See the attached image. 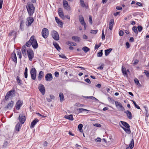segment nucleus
<instances>
[{
	"instance_id": "1",
	"label": "nucleus",
	"mask_w": 149,
	"mask_h": 149,
	"mask_svg": "<svg viewBox=\"0 0 149 149\" xmlns=\"http://www.w3.org/2000/svg\"><path fill=\"white\" fill-rule=\"evenodd\" d=\"M26 8L29 16H31L33 13L35 8L32 4H30L26 6Z\"/></svg>"
},
{
	"instance_id": "2",
	"label": "nucleus",
	"mask_w": 149,
	"mask_h": 149,
	"mask_svg": "<svg viewBox=\"0 0 149 149\" xmlns=\"http://www.w3.org/2000/svg\"><path fill=\"white\" fill-rule=\"evenodd\" d=\"M30 41H31L33 47L35 49L37 48L38 47V45L36 40L34 36H32L31 37Z\"/></svg>"
},
{
	"instance_id": "3",
	"label": "nucleus",
	"mask_w": 149,
	"mask_h": 149,
	"mask_svg": "<svg viewBox=\"0 0 149 149\" xmlns=\"http://www.w3.org/2000/svg\"><path fill=\"white\" fill-rule=\"evenodd\" d=\"M26 51L29 60L31 61L34 56V53L33 51L31 49H28Z\"/></svg>"
},
{
	"instance_id": "4",
	"label": "nucleus",
	"mask_w": 149,
	"mask_h": 149,
	"mask_svg": "<svg viewBox=\"0 0 149 149\" xmlns=\"http://www.w3.org/2000/svg\"><path fill=\"white\" fill-rule=\"evenodd\" d=\"M36 70L34 68H32L30 70V74L32 79L35 80L36 79Z\"/></svg>"
},
{
	"instance_id": "5",
	"label": "nucleus",
	"mask_w": 149,
	"mask_h": 149,
	"mask_svg": "<svg viewBox=\"0 0 149 149\" xmlns=\"http://www.w3.org/2000/svg\"><path fill=\"white\" fill-rule=\"evenodd\" d=\"M49 31L48 29L46 28H43L42 31V35L45 38H46L48 36Z\"/></svg>"
},
{
	"instance_id": "6",
	"label": "nucleus",
	"mask_w": 149,
	"mask_h": 149,
	"mask_svg": "<svg viewBox=\"0 0 149 149\" xmlns=\"http://www.w3.org/2000/svg\"><path fill=\"white\" fill-rule=\"evenodd\" d=\"M18 119L19 121V122L22 124L24 123L26 120V118L25 116L24 115L23 113H22L19 114L18 118Z\"/></svg>"
},
{
	"instance_id": "7",
	"label": "nucleus",
	"mask_w": 149,
	"mask_h": 149,
	"mask_svg": "<svg viewBox=\"0 0 149 149\" xmlns=\"http://www.w3.org/2000/svg\"><path fill=\"white\" fill-rule=\"evenodd\" d=\"M52 38L56 40H58L59 39V35L57 31H54L52 33Z\"/></svg>"
},
{
	"instance_id": "8",
	"label": "nucleus",
	"mask_w": 149,
	"mask_h": 149,
	"mask_svg": "<svg viewBox=\"0 0 149 149\" xmlns=\"http://www.w3.org/2000/svg\"><path fill=\"white\" fill-rule=\"evenodd\" d=\"M63 5L64 8L67 10H70V7L68 5V2L66 0H63Z\"/></svg>"
},
{
	"instance_id": "9",
	"label": "nucleus",
	"mask_w": 149,
	"mask_h": 149,
	"mask_svg": "<svg viewBox=\"0 0 149 149\" xmlns=\"http://www.w3.org/2000/svg\"><path fill=\"white\" fill-rule=\"evenodd\" d=\"M45 80L47 81H52L53 79L52 74L51 73H47L45 76Z\"/></svg>"
},
{
	"instance_id": "10",
	"label": "nucleus",
	"mask_w": 149,
	"mask_h": 149,
	"mask_svg": "<svg viewBox=\"0 0 149 149\" xmlns=\"http://www.w3.org/2000/svg\"><path fill=\"white\" fill-rule=\"evenodd\" d=\"M134 140L133 139H132L129 145H126L127 146L126 149H132L134 146Z\"/></svg>"
},
{
	"instance_id": "11",
	"label": "nucleus",
	"mask_w": 149,
	"mask_h": 149,
	"mask_svg": "<svg viewBox=\"0 0 149 149\" xmlns=\"http://www.w3.org/2000/svg\"><path fill=\"white\" fill-rule=\"evenodd\" d=\"M38 88L39 91L42 95H43L45 94V88L43 85L40 84Z\"/></svg>"
},
{
	"instance_id": "12",
	"label": "nucleus",
	"mask_w": 149,
	"mask_h": 149,
	"mask_svg": "<svg viewBox=\"0 0 149 149\" xmlns=\"http://www.w3.org/2000/svg\"><path fill=\"white\" fill-rule=\"evenodd\" d=\"M22 104V102L20 100H18L15 105V107L17 109L19 110Z\"/></svg>"
},
{
	"instance_id": "13",
	"label": "nucleus",
	"mask_w": 149,
	"mask_h": 149,
	"mask_svg": "<svg viewBox=\"0 0 149 149\" xmlns=\"http://www.w3.org/2000/svg\"><path fill=\"white\" fill-rule=\"evenodd\" d=\"M26 47L25 45H23L22 46L21 49L23 55L25 57H27V55L26 54Z\"/></svg>"
},
{
	"instance_id": "14",
	"label": "nucleus",
	"mask_w": 149,
	"mask_h": 149,
	"mask_svg": "<svg viewBox=\"0 0 149 149\" xmlns=\"http://www.w3.org/2000/svg\"><path fill=\"white\" fill-rule=\"evenodd\" d=\"M115 103L116 106L117 107H119L120 109H121L122 111H123L125 110L124 108L120 102L118 101H116L115 102Z\"/></svg>"
},
{
	"instance_id": "15",
	"label": "nucleus",
	"mask_w": 149,
	"mask_h": 149,
	"mask_svg": "<svg viewBox=\"0 0 149 149\" xmlns=\"http://www.w3.org/2000/svg\"><path fill=\"white\" fill-rule=\"evenodd\" d=\"M114 24V19H111L109 22V29L111 30H112Z\"/></svg>"
},
{
	"instance_id": "16",
	"label": "nucleus",
	"mask_w": 149,
	"mask_h": 149,
	"mask_svg": "<svg viewBox=\"0 0 149 149\" xmlns=\"http://www.w3.org/2000/svg\"><path fill=\"white\" fill-rule=\"evenodd\" d=\"M39 120L37 119H34L31 123L30 127L31 128H33L34 127L35 125H36L37 122H38Z\"/></svg>"
},
{
	"instance_id": "17",
	"label": "nucleus",
	"mask_w": 149,
	"mask_h": 149,
	"mask_svg": "<svg viewBox=\"0 0 149 149\" xmlns=\"http://www.w3.org/2000/svg\"><path fill=\"white\" fill-rule=\"evenodd\" d=\"M125 113H126L128 118L130 119H131L132 118V115L131 112L128 110H127L124 112Z\"/></svg>"
},
{
	"instance_id": "18",
	"label": "nucleus",
	"mask_w": 149,
	"mask_h": 149,
	"mask_svg": "<svg viewBox=\"0 0 149 149\" xmlns=\"http://www.w3.org/2000/svg\"><path fill=\"white\" fill-rule=\"evenodd\" d=\"M22 125L20 122H18L15 126L16 130L18 132L19 131L22 126Z\"/></svg>"
},
{
	"instance_id": "19",
	"label": "nucleus",
	"mask_w": 149,
	"mask_h": 149,
	"mask_svg": "<svg viewBox=\"0 0 149 149\" xmlns=\"http://www.w3.org/2000/svg\"><path fill=\"white\" fill-rule=\"evenodd\" d=\"M72 39L76 42H79L80 41V37L77 36H73L72 37Z\"/></svg>"
},
{
	"instance_id": "20",
	"label": "nucleus",
	"mask_w": 149,
	"mask_h": 149,
	"mask_svg": "<svg viewBox=\"0 0 149 149\" xmlns=\"http://www.w3.org/2000/svg\"><path fill=\"white\" fill-rule=\"evenodd\" d=\"M27 21L28 22V26H30L31 24L34 21V19L33 18L31 17H29L27 18Z\"/></svg>"
},
{
	"instance_id": "21",
	"label": "nucleus",
	"mask_w": 149,
	"mask_h": 149,
	"mask_svg": "<svg viewBox=\"0 0 149 149\" xmlns=\"http://www.w3.org/2000/svg\"><path fill=\"white\" fill-rule=\"evenodd\" d=\"M120 126L123 129V130L127 133L128 134H130L131 132L130 129V128H127V129H126V128H125L123 127L121 125H120Z\"/></svg>"
},
{
	"instance_id": "22",
	"label": "nucleus",
	"mask_w": 149,
	"mask_h": 149,
	"mask_svg": "<svg viewBox=\"0 0 149 149\" xmlns=\"http://www.w3.org/2000/svg\"><path fill=\"white\" fill-rule=\"evenodd\" d=\"M79 19L81 24H82L85 22H84L83 17L81 15H79Z\"/></svg>"
},
{
	"instance_id": "23",
	"label": "nucleus",
	"mask_w": 149,
	"mask_h": 149,
	"mask_svg": "<svg viewBox=\"0 0 149 149\" xmlns=\"http://www.w3.org/2000/svg\"><path fill=\"white\" fill-rule=\"evenodd\" d=\"M120 122L122 124L124 127H125L126 128H129L130 127V126L129 124L124 121H120Z\"/></svg>"
},
{
	"instance_id": "24",
	"label": "nucleus",
	"mask_w": 149,
	"mask_h": 149,
	"mask_svg": "<svg viewBox=\"0 0 149 149\" xmlns=\"http://www.w3.org/2000/svg\"><path fill=\"white\" fill-rule=\"evenodd\" d=\"M14 102H13L12 101H11L9 103L6 107L5 108H7L8 109H11L13 107V105Z\"/></svg>"
},
{
	"instance_id": "25",
	"label": "nucleus",
	"mask_w": 149,
	"mask_h": 149,
	"mask_svg": "<svg viewBox=\"0 0 149 149\" xmlns=\"http://www.w3.org/2000/svg\"><path fill=\"white\" fill-rule=\"evenodd\" d=\"M12 59L13 61L15 62H17V58L16 56V54L14 52L12 53Z\"/></svg>"
},
{
	"instance_id": "26",
	"label": "nucleus",
	"mask_w": 149,
	"mask_h": 149,
	"mask_svg": "<svg viewBox=\"0 0 149 149\" xmlns=\"http://www.w3.org/2000/svg\"><path fill=\"white\" fill-rule=\"evenodd\" d=\"M44 72L42 71H40L38 74V80H40L43 77Z\"/></svg>"
},
{
	"instance_id": "27",
	"label": "nucleus",
	"mask_w": 149,
	"mask_h": 149,
	"mask_svg": "<svg viewBox=\"0 0 149 149\" xmlns=\"http://www.w3.org/2000/svg\"><path fill=\"white\" fill-rule=\"evenodd\" d=\"M53 44L55 48L58 50L59 51L61 49V48L59 47V45L56 42H53Z\"/></svg>"
},
{
	"instance_id": "28",
	"label": "nucleus",
	"mask_w": 149,
	"mask_h": 149,
	"mask_svg": "<svg viewBox=\"0 0 149 149\" xmlns=\"http://www.w3.org/2000/svg\"><path fill=\"white\" fill-rule=\"evenodd\" d=\"M64 118L71 120H73L74 119L73 117V116L72 114H70L68 116L65 115L64 116Z\"/></svg>"
},
{
	"instance_id": "29",
	"label": "nucleus",
	"mask_w": 149,
	"mask_h": 149,
	"mask_svg": "<svg viewBox=\"0 0 149 149\" xmlns=\"http://www.w3.org/2000/svg\"><path fill=\"white\" fill-rule=\"evenodd\" d=\"M77 110L79 111V113H81L82 112L84 111H90L91 112V113H95L94 112L91 111L89 110H87L86 109H83V108H79L78 109H77Z\"/></svg>"
},
{
	"instance_id": "30",
	"label": "nucleus",
	"mask_w": 149,
	"mask_h": 149,
	"mask_svg": "<svg viewBox=\"0 0 149 149\" xmlns=\"http://www.w3.org/2000/svg\"><path fill=\"white\" fill-rule=\"evenodd\" d=\"M112 50V48H109L105 50L104 51L105 56H108L109 54V53L111 52Z\"/></svg>"
},
{
	"instance_id": "31",
	"label": "nucleus",
	"mask_w": 149,
	"mask_h": 149,
	"mask_svg": "<svg viewBox=\"0 0 149 149\" xmlns=\"http://www.w3.org/2000/svg\"><path fill=\"white\" fill-rule=\"evenodd\" d=\"M59 97L60 98V101L61 102H63L64 100V96L63 94L62 93H59Z\"/></svg>"
},
{
	"instance_id": "32",
	"label": "nucleus",
	"mask_w": 149,
	"mask_h": 149,
	"mask_svg": "<svg viewBox=\"0 0 149 149\" xmlns=\"http://www.w3.org/2000/svg\"><path fill=\"white\" fill-rule=\"evenodd\" d=\"M16 80H17L18 84L19 85H20L22 84V81L21 79H20L19 77L18 76L16 78Z\"/></svg>"
},
{
	"instance_id": "33",
	"label": "nucleus",
	"mask_w": 149,
	"mask_h": 149,
	"mask_svg": "<svg viewBox=\"0 0 149 149\" xmlns=\"http://www.w3.org/2000/svg\"><path fill=\"white\" fill-rule=\"evenodd\" d=\"M122 71L123 74L125 75H127V72L126 71L125 68L124 67H122Z\"/></svg>"
},
{
	"instance_id": "34",
	"label": "nucleus",
	"mask_w": 149,
	"mask_h": 149,
	"mask_svg": "<svg viewBox=\"0 0 149 149\" xmlns=\"http://www.w3.org/2000/svg\"><path fill=\"white\" fill-rule=\"evenodd\" d=\"M80 5L81 6L83 7H85L86 8H87V6H86V5L85 4L84 0H80Z\"/></svg>"
},
{
	"instance_id": "35",
	"label": "nucleus",
	"mask_w": 149,
	"mask_h": 149,
	"mask_svg": "<svg viewBox=\"0 0 149 149\" xmlns=\"http://www.w3.org/2000/svg\"><path fill=\"white\" fill-rule=\"evenodd\" d=\"M58 13L59 16L61 17V18L63 19H64L65 17L63 11L59 12Z\"/></svg>"
},
{
	"instance_id": "36",
	"label": "nucleus",
	"mask_w": 149,
	"mask_h": 149,
	"mask_svg": "<svg viewBox=\"0 0 149 149\" xmlns=\"http://www.w3.org/2000/svg\"><path fill=\"white\" fill-rule=\"evenodd\" d=\"M82 50H83L86 53L90 50V49L87 47H84L82 48Z\"/></svg>"
},
{
	"instance_id": "37",
	"label": "nucleus",
	"mask_w": 149,
	"mask_h": 149,
	"mask_svg": "<svg viewBox=\"0 0 149 149\" xmlns=\"http://www.w3.org/2000/svg\"><path fill=\"white\" fill-rule=\"evenodd\" d=\"M15 92V90H12L10 91L9 92H8L7 93V95H8V96H10L12 94H14Z\"/></svg>"
},
{
	"instance_id": "38",
	"label": "nucleus",
	"mask_w": 149,
	"mask_h": 149,
	"mask_svg": "<svg viewBox=\"0 0 149 149\" xmlns=\"http://www.w3.org/2000/svg\"><path fill=\"white\" fill-rule=\"evenodd\" d=\"M83 125L81 124H79L78 126V128L80 132H83V131L82 130Z\"/></svg>"
},
{
	"instance_id": "39",
	"label": "nucleus",
	"mask_w": 149,
	"mask_h": 149,
	"mask_svg": "<svg viewBox=\"0 0 149 149\" xmlns=\"http://www.w3.org/2000/svg\"><path fill=\"white\" fill-rule=\"evenodd\" d=\"M144 107L145 108V111H146V117H148L149 114L148 113V108L146 106H144Z\"/></svg>"
},
{
	"instance_id": "40",
	"label": "nucleus",
	"mask_w": 149,
	"mask_h": 149,
	"mask_svg": "<svg viewBox=\"0 0 149 149\" xmlns=\"http://www.w3.org/2000/svg\"><path fill=\"white\" fill-rule=\"evenodd\" d=\"M102 51V50H100V52L97 53V56L98 57H101L102 56L103 54Z\"/></svg>"
},
{
	"instance_id": "41",
	"label": "nucleus",
	"mask_w": 149,
	"mask_h": 149,
	"mask_svg": "<svg viewBox=\"0 0 149 149\" xmlns=\"http://www.w3.org/2000/svg\"><path fill=\"white\" fill-rule=\"evenodd\" d=\"M132 30L135 33L137 34L138 31L137 29V28L136 26H134L133 27Z\"/></svg>"
},
{
	"instance_id": "42",
	"label": "nucleus",
	"mask_w": 149,
	"mask_h": 149,
	"mask_svg": "<svg viewBox=\"0 0 149 149\" xmlns=\"http://www.w3.org/2000/svg\"><path fill=\"white\" fill-rule=\"evenodd\" d=\"M134 81L135 83V84L136 85H138L141 86V84H140L139 81L138 79H137L136 78H135L134 79Z\"/></svg>"
},
{
	"instance_id": "43",
	"label": "nucleus",
	"mask_w": 149,
	"mask_h": 149,
	"mask_svg": "<svg viewBox=\"0 0 149 149\" xmlns=\"http://www.w3.org/2000/svg\"><path fill=\"white\" fill-rule=\"evenodd\" d=\"M27 72H28V69L27 68H26L25 69V70L24 73V75L25 77L26 78L27 77Z\"/></svg>"
},
{
	"instance_id": "44",
	"label": "nucleus",
	"mask_w": 149,
	"mask_h": 149,
	"mask_svg": "<svg viewBox=\"0 0 149 149\" xmlns=\"http://www.w3.org/2000/svg\"><path fill=\"white\" fill-rule=\"evenodd\" d=\"M83 97H84V98H88V99H92V100L95 99V100H97V99L95 97H94L93 96H89V97H88V96H84Z\"/></svg>"
},
{
	"instance_id": "45",
	"label": "nucleus",
	"mask_w": 149,
	"mask_h": 149,
	"mask_svg": "<svg viewBox=\"0 0 149 149\" xmlns=\"http://www.w3.org/2000/svg\"><path fill=\"white\" fill-rule=\"evenodd\" d=\"M31 45V44L30 40L27 42L26 43V45H25L26 46H27L28 47H29Z\"/></svg>"
},
{
	"instance_id": "46",
	"label": "nucleus",
	"mask_w": 149,
	"mask_h": 149,
	"mask_svg": "<svg viewBox=\"0 0 149 149\" xmlns=\"http://www.w3.org/2000/svg\"><path fill=\"white\" fill-rule=\"evenodd\" d=\"M17 56H19V58L21 59L22 58L21 53L20 50H18L17 52Z\"/></svg>"
},
{
	"instance_id": "47",
	"label": "nucleus",
	"mask_w": 149,
	"mask_h": 149,
	"mask_svg": "<svg viewBox=\"0 0 149 149\" xmlns=\"http://www.w3.org/2000/svg\"><path fill=\"white\" fill-rule=\"evenodd\" d=\"M75 105L77 107H83L85 106L84 104H81L79 103H76L75 104Z\"/></svg>"
},
{
	"instance_id": "48",
	"label": "nucleus",
	"mask_w": 149,
	"mask_h": 149,
	"mask_svg": "<svg viewBox=\"0 0 149 149\" xmlns=\"http://www.w3.org/2000/svg\"><path fill=\"white\" fill-rule=\"evenodd\" d=\"M132 101L133 102L134 106L136 108L139 109H140V107L136 104V103L134 101L132 100Z\"/></svg>"
},
{
	"instance_id": "49",
	"label": "nucleus",
	"mask_w": 149,
	"mask_h": 149,
	"mask_svg": "<svg viewBox=\"0 0 149 149\" xmlns=\"http://www.w3.org/2000/svg\"><path fill=\"white\" fill-rule=\"evenodd\" d=\"M104 65V64L102 63L101 64V66L97 68V69L102 70L103 68Z\"/></svg>"
},
{
	"instance_id": "50",
	"label": "nucleus",
	"mask_w": 149,
	"mask_h": 149,
	"mask_svg": "<svg viewBox=\"0 0 149 149\" xmlns=\"http://www.w3.org/2000/svg\"><path fill=\"white\" fill-rule=\"evenodd\" d=\"M98 30H91V33L92 34H96Z\"/></svg>"
},
{
	"instance_id": "51",
	"label": "nucleus",
	"mask_w": 149,
	"mask_h": 149,
	"mask_svg": "<svg viewBox=\"0 0 149 149\" xmlns=\"http://www.w3.org/2000/svg\"><path fill=\"white\" fill-rule=\"evenodd\" d=\"M59 56L60 57H61L63 58L67 59L68 58H67L66 56H65L64 54H60L59 55Z\"/></svg>"
},
{
	"instance_id": "52",
	"label": "nucleus",
	"mask_w": 149,
	"mask_h": 149,
	"mask_svg": "<svg viewBox=\"0 0 149 149\" xmlns=\"http://www.w3.org/2000/svg\"><path fill=\"white\" fill-rule=\"evenodd\" d=\"M59 25H60L61 26H62L63 25V23L60 20L58 21H57L56 22Z\"/></svg>"
},
{
	"instance_id": "53",
	"label": "nucleus",
	"mask_w": 149,
	"mask_h": 149,
	"mask_svg": "<svg viewBox=\"0 0 149 149\" xmlns=\"http://www.w3.org/2000/svg\"><path fill=\"white\" fill-rule=\"evenodd\" d=\"M138 30L139 32H141L143 29L142 26H139L137 27Z\"/></svg>"
},
{
	"instance_id": "54",
	"label": "nucleus",
	"mask_w": 149,
	"mask_h": 149,
	"mask_svg": "<svg viewBox=\"0 0 149 149\" xmlns=\"http://www.w3.org/2000/svg\"><path fill=\"white\" fill-rule=\"evenodd\" d=\"M144 73L148 77H149V72L146 70H144Z\"/></svg>"
},
{
	"instance_id": "55",
	"label": "nucleus",
	"mask_w": 149,
	"mask_h": 149,
	"mask_svg": "<svg viewBox=\"0 0 149 149\" xmlns=\"http://www.w3.org/2000/svg\"><path fill=\"white\" fill-rule=\"evenodd\" d=\"M101 45V43L97 45V44H96L95 46V49H98L99 47Z\"/></svg>"
},
{
	"instance_id": "56",
	"label": "nucleus",
	"mask_w": 149,
	"mask_h": 149,
	"mask_svg": "<svg viewBox=\"0 0 149 149\" xmlns=\"http://www.w3.org/2000/svg\"><path fill=\"white\" fill-rule=\"evenodd\" d=\"M105 35L104 33V30L103 29L102 30V39L104 40L105 39Z\"/></svg>"
},
{
	"instance_id": "57",
	"label": "nucleus",
	"mask_w": 149,
	"mask_h": 149,
	"mask_svg": "<svg viewBox=\"0 0 149 149\" xmlns=\"http://www.w3.org/2000/svg\"><path fill=\"white\" fill-rule=\"evenodd\" d=\"M119 35L120 36H122L123 35L124 32L123 31L120 30L119 31Z\"/></svg>"
},
{
	"instance_id": "58",
	"label": "nucleus",
	"mask_w": 149,
	"mask_h": 149,
	"mask_svg": "<svg viewBox=\"0 0 149 149\" xmlns=\"http://www.w3.org/2000/svg\"><path fill=\"white\" fill-rule=\"evenodd\" d=\"M89 22L92 24V18L91 16H89Z\"/></svg>"
},
{
	"instance_id": "59",
	"label": "nucleus",
	"mask_w": 149,
	"mask_h": 149,
	"mask_svg": "<svg viewBox=\"0 0 149 149\" xmlns=\"http://www.w3.org/2000/svg\"><path fill=\"white\" fill-rule=\"evenodd\" d=\"M85 81L89 84H90L91 83V81L89 79L87 78L85 80Z\"/></svg>"
},
{
	"instance_id": "60",
	"label": "nucleus",
	"mask_w": 149,
	"mask_h": 149,
	"mask_svg": "<svg viewBox=\"0 0 149 149\" xmlns=\"http://www.w3.org/2000/svg\"><path fill=\"white\" fill-rule=\"evenodd\" d=\"M3 3V1L2 0H0V9L2 8V4Z\"/></svg>"
},
{
	"instance_id": "61",
	"label": "nucleus",
	"mask_w": 149,
	"mask_h": 149,
	"mask_svg": "<svg viewBox=\"0 0 149 149\" xmlns=\"http://www.w3.org/2000/svg\"><path fill=\"white\" fill-rule=\"evenodd\" d=\"M101 141V139L100 138H97L95 139V141L96 142H100Z\"/></svg>"
},
{
	"instance_id": "62",
	"label": "nucleus",
	"mask_w": 149,
	"mask_h": 149,
	"mask_svg": "<svg viewBox=\"0 0 149 149\" xmlns=\"http://www.w3.org/2000/svg\"><path fill=\"white\" fill-rule=\"evenodd\" d=\"M139 62V61L137 59H136L134 60V62L133 63V64L134 65H136Z\"/></svg>"
},
{
	"instance_id": "63",
	"label": "nucleus",
	"mask_w": 149,
	"mask_h": 149,
	"mask_svg": "<svg viewBox=\"0 0 149 149\" xmlns=\"http://www.w3.org/2000/svg\"><path fill=\"white\" fill-rule=\"evenodd\" d=\"M95 126L97 127H101V125L98 123H96L94 125Z\"/></svg>"
},
{
	"instance_id": "64",
	"label": "nucleus",
	"mask_w": 149,
	"mask_h": 149,
	"mask_svg": "<svg viewBox=\"0 0 149 149\" xmlns=\"http://www.w3.org/2000/svg\"><path fill=\"white\" fill-rule=\"evenodd\" d=\"M136 4L139 6H142V3L140 2H137L136 3Z\"/></svg>"
}]
</instances>
